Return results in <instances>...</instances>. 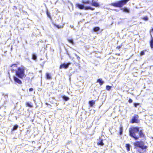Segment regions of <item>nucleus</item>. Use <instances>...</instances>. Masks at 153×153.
Returning <instances> with one entry per match:
<instances>
[{
	"instance_id": "1",
	"label": "nucleus",
	"mask_w": 153,
	"mask_h": 153,
	"mask_svg": "<svg viewBox=\"0 0 153 153\" xmlns=\"http://www.w3.org/2000/svg\"><path fill=\"white\" fill-rule=\"evenodd\" d=\"M130 136L135 140H138L140 137L144 138V135L142 131H139V128L137 127H134L129 129Z\"/></svg>"
},
{
	"instance_id": "2",
	"label": "nucleus",
	"mask_w": 153,
	"mask_h": 153,
	"mask_svg": "<svg viewBox=\"0 0 153 153\" xmlns=\"http://www.w3.org/2000/svg\"><path fill=\"white\" fill-rule=\"evenodd\" d=\"M16 75L19 78L23 79L25 77L26 75L25 73V69L23 67L18 68L16 71Z\"/></svg>"
},
{
	"instance_id": "3",
	"label": "nucleus",
	"mask_w": 153,
	"mask_h": 153,
	"mask_svg": "<svg viewBox=\"0 0 153 153\" xmlns=\"http://www.w3.org/2000/svg\"><path fill=\"white\" fill-rule=\"evenodd\" d=\"M129 0H122L115 2L112 3L110 5L115 7H121L123 5L126 4Z\"/></svg>"
},
{
	"instance_id": "4",
	"label": "nucleus",
	"mask_w": 153,
	"mask_h": 153,
	"mask_svg": "<svg viewBox=\"0 0 153 153\" xmlns=\"http://www.w3.org/2000/svg\"><path fill=\"white\" fill-rule=\"evenodd\" d=\"M134 145L137 147L141 148L142 150L146 149L148 147L145 145V143L142 141H137L134 143Z\"/></svg>"
},
{
	"instance_id": "5",
	"label": "nucleus",
	"mask_w": 153,
	"mask_h": 153,
	"mask_svg": "<svg viewBox=\"0 0 153 153\" xmlns=\"http://www.w3.org/2000/svg\"><path fill=\"white\" fill-rule=\"evenodd\" d=\"M71 64V63L68 62L67 63H64L61 64L59 67L60 69H62V68L66 69Z\"/></svg>"
},
{
	"instance_id": "6",
	"label": "nucleus",
	"mask_w": 153,
	"mask_h": 153,
	"mask_svg": "<svg viewBox=\"0 0 153 153\" xmlns=\"http://www.w3.org/2000/svg\"><path fill=\"white\" fill-rule=\"evenodd\" d=\"M16 76H14L13 77L14 81L16 83L19 84H22V82Z\"/></svg>"
},
{
	"instance_id": "7",
	"label": "nucleus",
	"mask_w": 153,
	"mask_h": 153,
	"mask_svg": "<svg viewBox=\"0 0 153 153\" xmlns=\"http://www.w3.org/2000/svg\"><path fill=\"white\" fill-rule=\"evenodd\" d=\"M138 118V116L135 115L132 119V123H137Z\"/></svg>"
},
{
	"instance_id": "8",
	"label": "nucleus",
	"mask_w": 153,
	"mask_h": 153,
	"mask_svg": "<svg viewBox=\"0 0 153 153\" xmlns=\"http://www.w3.org/2000/svg\"><path fill=\"white\" fill-rule=\"evenodd\" d=\"M91 4L92 5L96 7H99L100 5L97 2L95 1L94 0H92V1Z\"/></svg>"
},
{
	"instance_id": "9",
	"label": "nucleus",
	"mask_w": 153,
	"mask_h": 153,
	"mask_svg": "<svg viewBox=\"0 0 153 153\" xmlns=\"http://www.w3.org/2000/svg\"><path fill=\"white\" fill-rule=\"evenodd\" d=\"M76 6L80 9H83L84 8V5L77 4H76Z\"/></svg>"
},
{
	"instance_id": "10",
	"label": "nucleus",
	"mask_w": 153,
	"mask_h": 153,
	"mask_svg": "<svg viewBox=\"0 0 153 153\" xmlns=\"http://www.w3.org/2000/svg\"><path fill=\"white\" fill-rule=\"evenodd\" d=\"M121 10H123V11L127 13H129L130 10L129 9L126 7H124V8H122L121 9Z\"/></svg>"
},
{
	"instance_id": "11",
	"label": "nucleus",
	"mask_w": 153,
	"mask_h": 153,
	"mask_svg": "<svg viewBox=\"0 0 153 153\" xmlns=\"http://www.w3.org/2000/svg\"><path fill=\"white\" fill-rule=\"evenodd\" d=\"M97 145H101V146H102L104 145V143L103 142V140L100 138V140L97 142Z\"/></svg>"
},
{
	"instance_id": "12",
	"label": "nucleus",
	"mask_w": 153,
	"mask_h": 153,
	"mask_svg": "<svg viewBox=\"0 0 153 153\" xmlns=\"http://www.w3.org/2000/svg\"><path fill=\"white\" fill-rule=\"evenodd\" d=\"M151 38L150 41V45L151 48H153V38L151 35Z\"/></svg>"
},
{
	"instance_id": "13",
	"label": "nucleus",
	"mask_w": 153,
	"mask_h": 153,
	"mask_svg": "<svg viewBox=\"0 0 153 153\" xmlns=\"http://www.w3.org/2000/svg\"><path fill=\"white\" fill-rule=\"evenodd\" d=\"M97 82H99L100 83V85H102L103 83H104V82L102 80V79H99L97 80Z\"/></svg>"
},
{
	"instance_id": "14",
	"label": "nucleus",
	"mask_w": 153,
	"mask_h": 153,
	"mask_svg": "<svg viewBox=\"0 0 153 153\" xmlns=\"http://www.w3.org/2000/svg\"><path fill=\"white\" fill-rule=\"evenodd\" d=\"M46 78L48 79H51V76L49 73H46Z\"/></svg>"
},
{
	"instance_id": "15",
	"label": "nucleus",
	"mask_w": 153,
	"mask_h": 153,
	"mask_svg": "<svg viewBox=\"0 0 153 153\" xmlns=\"http://www.w3.org/2000/svg\"><path fill=\"white\" fill-rule=\"evenodd\" d=\"M84 8L85 10H94V8H92L90 7H84Z\"/></svg>"
},
{
	"instance_id": "16",
	"label": "nucleus",
	"mask_w": 153,
	"mask_h": 153,
	"mask_svg": "<svg viewBox=\"0 0 153 153\" xmlns=\"http://www.w3.org/2000/svg\"><path fill=\"white\" fill-rule=\"evenodd\" d=\"M123 126L121 125L120 128V135H121L123 134Z\"/></svg>"
},
{
	"instance_id": "17",
	"label": "nucleus",
	"mask_w": 153,
	"mask_h": 153,
	"mask_svg": "<svg viewBox=\"0 0 153 153\" xmlns=\"http://www.w3.org/2000/svg\"><path fill=\"white\" fill-rule=\"evenodd\" d=\"M18 126L17 125H15L13 127V128L12 130V131L17 130V128H18Z\"/></svg>"
},
{
	"instance_id": "18",
	"label": "nucleus",
	"mask_w": 153,
	"mask_h": 153,
	"mask_svg": "<svg viewBox=\"0 0 153 153\" xmlns=\"http://www.w3.org/2000/svg\"><path fill=\"white\" fill-rule=\"evenodd\" d=\"M52 24L54 25V26L56 27L58 29L62 28L63 27V26H59L58 25H56V24H55V23H52Z\"/></svg>"
},
{
	"instance_id": "19",
	"label": "nucleus",
	"mask_w": 153,
	"mask_h": 153,
	"mask_svg": "<svg viewBox=\"0 0 153 153\" xmlns=\"http://www.w3.org/2000/svg\"><path fill=\"white\" fill-rule=\"evenodd\" d=\"M130 145L128 144H127L126 145V148L128 152L130 150Z\"/></svg>"
},
{
	"instance_id": "20",
	"label": "nucleus",
	"mask_w": 153,
	"mask_h": 153,
	"mask_svg": "<svg viewBox=\"0 0 153 153\" xmlns=\"http://www.w3.org/2000/svg\"><path fill=\"white\" fill-rule=\"evenodd\" d=\"M89 103L90 106H92L94 104L95 101L94 100L90 101L89 102Z\"/></svg>"
},
{
	"instance_id": "21",
	"label": "nucleus",
	"mask_w": 153,
	"mask_h": 153,
	"mask_svg": "<svg viewBox=\"0 0 153 153\" xmlns=\"http://www.w3.org/2000/svg\"><path fill=\"white\" fill-rule=\"evenodd\" d=\"M82 2L84 4H91V3L89 1H82Z\"/></svg>"
},
{
	"instance_id": "22",
	"label": "nucleus",
	"mask_w": 153,
	"mask_h": 153,
	"mask_svg": "<svg viewBox=\"0 0 153 153\" xmlns=\"http://www.w3.org/2000/svg\"><path fill=\"white\" fill-rule=\"evenodd\" d=\"M32 59L34 60H36L37 59V56L36 54H33L32 55Z\"/></svg>"
},
{
	"instance_id": "23",
	"label": "nucleus",
	"mask_w": 153,
	"mask_h": 153,
	"mask_svg": "<svg viewBox=\"0 0 153 153\" xmlns=\"http://www.w3.org/2000/svg\"><path fill=\"white\" fill-rule=\"evenodd\" d=\"M100 28L99 27H96L94 28V30L95 32H97L99 30Z\"/></svg>"
},
{
	"instance_id": "24",
	"label": "nucleus",
	"mask_w": 153,
	"mask_h": 153,
	"mask_svg": "<svg viewBox=\"0 0 153 153\" xmlns=\"http://www.w3.org/2000/svg\"><path fill=\"white\" fill-rule=\"evenodd\" d=\"M63 98L64 100L66 101H68L69 100V98L68 97L65 96L63 97Z\"/></svg>"
},
{
	"instance_id": "25",
	"label": "nucleus",
	"mask_w": 153,
	"mask_h": 153,
	"mask_svg": "<svg viewBox=\"0 0 153 153\" xmlns=\"http://www.w3.org/2000/svg\"><path fill=\"white\" fill-rule=\"evenodd\" d=\"M111 86L109 85H107L106 87V89L107 90L109 91L111 89Z\"/></svg>"
},
{
	"instance_id": "26",
	"label": "nucleus",
	"mask_w": 153,
	"mask_h": 153,
	"mask_svg": "<svg viewBox=\"0 0 153 153\" xmlns=\"http://www.w3.org/2000/svg\"><path fill=\"white\" fill-rule=\"evenodd\" d=\"M26 105L27 106L30 108H32L33 107V105H31V103H30L29 102H27L26 103Z\"/></svg>"
},
{
	"instance_id": "27",
	"label": "nucleus",
	"mask_w": 153,
	"mask_h": 153,
	"mask_svg": "<svg viewBox=\"0 0 153 153\" xmlns=\"http://www.w3.org/2000/svg\"><path fill=\"white\" fill-rule=\"evenodd\" d=\"M68 41L70 43H71L73 45L74 44V42H73V40L72 39H68Z\"/></svg>"
},
{
	"instance_id": "28",
	"label": "nucleus",
	"mask_w": 153,
	"mask_h": 153,
	"mask_svg": "<svg viewBox=\"0 0 153 153\" xmlns=\"http://www.w3.org/2000/svg\"><path fill=\"white\" fill-rule=\"evenodd\" d=\"M143 19L145 21H147L148 20V18L147 16H145L144 17H143Z\"/></svg>"
},
{
	"instance_id": "29",
	"label": "nucleus",
	"mask_w": 153,
	"mask_h": 153,
	"mask_svg": "<svg viewBox=\"0 0 153 153\" xmlns=\"http://www.w3.org/2000/svg\"><path fill=\"white\" fill-rule=\"evenodd\" d=\"M11 67H12L13 68H14L15 67L16 68L17 67V65L16 64H13L11 65Z\"/></svg>"
},
{
	"instance_id": "30",
	"label": "nucleus",
	"mask_w": 153,
	"mask_h": 153,
	"mask_svg": "<svg viewBox=\"0 0 153 153\" xmlns=\"http://www.w3.org/2000/svg\"><path fill=\"white\" fill-rule=\"evenodd\" d=\"M47 14L49 18H50V19H51V16L50 15V13H49L48 12H47Z\"/></svg>"
},
{
	"instance_id": "31",
	"label": "nucleus",
	"mask_w": 153,
	"mask_h": 153,
	"mask_svg": "<svg viewBox=\"0 0 153 153\" xmlns=\"http://www.w3.org/2000/svg\"><path fill=\"white\" fill-rule=\"evenodd\" d=\"M144 54H145V52L144 51H142L140 53V56H143V55H144Z\"/></svg>"
},
{
	"instance_id": "32",
	"label": "nucleus",
	"mask_w": 153,
	"mask_h": 153,
	"mask_svg": "<svg viewBox=\"0 0 153 153\" xmlns=\"http://www.w3.org/2000/svg\"><path fill=\"white\" fill-rule=\"evenodd\" d=\"M139 105V103H134V106L135 107H137V105Z\"/></svg>"
},
{
	"instance_id": "33",
	"label": "nucleus",
	"mask_w": 153,
	"mask_h": 153,
	"mask_svg": "<svg viewBox=\"0 0 153 153\" xmlns=\"http://www.w3.org/2000/svg\"><path fill=\"white\" fill-rule=\"evenodd\" d=\"M75 56L76 57L77 59L79 60L80 59V57L78 56L76 54H75Z\"/></svg>"
},
{
	"instance_id": "34",
	"label": "nucleus",
	"mask_w": 153,
	"mask_h": 153,
	"mask_svg": "<svg viewBox=\"0 0 153 153\" xmlns=\"http://www.w3.org/2000/svg\"><path fill=\"white\" fill-rule=\"evenodd\" d=\"M128 102L130 103H131L132 102V100L131 99H129L128 100Z\"/></svg>"
},
{
	"instance_id": "35",
	"label": "nucleus",
	"mask_w": 153,
	"mask_h": 153,
	"mask_svg": "<svg viewBox=\"0 0 153 153\" xmlns=\"http://www.w3.org/2000/svg\"><path fill=\"white\" fill-rule=\"evenodd\" d=\"M33 90V89L32 88H30L29 89V91H32Z\"/></svg>"
},
{
	"instance_id": "36",
	"label": "nucleus",
	"mask_w": 153,
	"mask_h": 153,
	"mask_svg": "<svg viewBox=\"0 0 153 153\" xmlns=\"http://www.w3.org/2000/svg\"><path fill=\"white\" fill-rule=\"evenodd\" d=\"M70 27L71 28H73L74 27V26L73 25H71L70 26Z\"/></svg>"
},
{
	"instance_id": "37",
	"label": "nucleus",
	"mask_w": 153,
	"mask_h": 153,
	"mask_svg": "<svg viewBox=\"0 0 153 153\" xmlns=\"http://www.w3.org/2000/svg\"><path fill=\"white\" fill-rule=\"evenodd\" d=\"M138 152H140H140H140V151H138Z\"/></svg>"
},
{
	"instance_id": "38",
	"label": "nucleus",
	"mask_w": 153,
	"mask_h": 153,
	"mask_svg": "<svg viewBox=\"0 0 153 153\" xmlns=\"http://www.w3.org/2000/svg\"><path fill=\"white\" fill-rule=\"evenodd\" d=\"M12 49V48H11V50Z\"/></svg>"
},
{
	"instance_id": "39",
	"label": "nucleus",
	"mask_w": 153,
	"mask_h": 153,
	"mask_svg": "<svg viewBox=\"0 0 153 153\" xmlns=\"http://www.w3.org/2000/svg\"><path fill=\"white\" fill-rule=\"evenodd\" d=\"M152 139H153V137H152Z\"/></svg>"
}]
</instances>
